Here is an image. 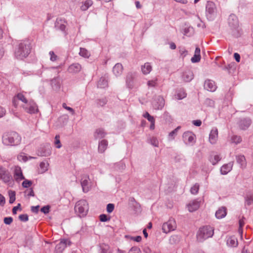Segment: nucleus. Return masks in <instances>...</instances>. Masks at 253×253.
Segmentation results:
<instances>
[{
	"instance_id": "f704fd0d",
	"label": "nucleus",
	"mask_w": 253,
	"mask_h": 253,
	"mask_svg": "<svg viewBox=\"0 0 253 253\" xmlns=\"http://www.w3.org/2000/svg\"><path fill=\"white\" fill-rule=\"evenodd\" d=\"M220 160L221 158L218 155H211L210 158V161L213 165H216Z\"/></svg>"
},
{
	"instance_id": "f03ea898",
	"label": "nucleus",
	"mask_w": 253,
	"mask_h": 253,
	"mask_svg": "<svg viewBox=\"0 0 253 253\" xmlns=\"http://www.w3.org/2000/svg\"><path fill=\"white\" fill-rule=\"evenodd\" d=\"M2 143L6 146H17L21 143V137L15 131L6 132L2 135Z\"/></svg>"
},
{
	"instance_id": "a211bd4d",
	"label": "nucleus",
	"mask_w": 253,
	"mask_h": 253,
	"mask_svg": "<svg viewBox=\"0 0 253 253\" xmlns=\"http://www.w3.org/2000/svg\"><path fill=\"white\" fill-rule=\"evenodd\" d=\"M228 23L230 27L236 28L238 25V18L234 14H231L228 18Z\"/></svg>"
},
{
	"instance_id": "7c9ffc66",
	"label": "nucleus",
	"mask_w": 253,
	"mask_h": 253,
	"mask_svg": "<svg viewBox=\"0 0 253 253\" xmlns=\"http://www.w3.org/2000/svg\"><path fill=\"white\" fill-rule=\"evenodd\" d=\"M226 244L229 247H236L238 245V241L236 237H230L227 239Z\"/></svg>"
},
{
	"instance_id": "4be33fe9",
	"label": "nucleus",
	"mask_w": 253,
	"mask_h": 253,
	"mask_svg": "<svg viewBox=\"0 0 253 253\" xmlns=\"http://www.w3.org/2000/svg\"><path fill=\"white\" fill-rule=\"evenodd\" d=\"M67 242V240H63L56 245L55 249L56 253H61L62 252V251L66 247Z\"/></svg>"
},
{
	"instance_id": "a19ab883",
	"label": "nucleus",
	"mask_w": 253,
	"mask_h": 253,
	"mask_svg": "<svg viewBox=\"0 0 253 253\" xmlns=\"http://www.w3.org/2000/svg\"><path fill=\"white\" fill-rule=\"evenodd\" d=\"M180 128V126H178L169 133V140H173L175 136L177 134V131Z\"/></svg>"
},
{
	"instance_id": "c03bdc74",
	"label": "nucleus",
	"mask_w": 253,
	"mask_h": 253,
	"mask_svg": "<svg viewBox=\"0 0 253 253\" xmlns=\"http://www.w3.org/2000/svg\"><path fill=\"white\" fill-rule=\"evenodd\" d=\"M32 184V182L31 180L24 179L22 183V185L24 188H28L30 187Z\"/></svg>"
},
{
	"instance_id": "412c9836",
	"label": "nucleus",
	"mask_w": 253,
	"mask_h": 253,
	"mask_svg": "<svg viewBox=\"0 0 253 253\" xmlns=\"http://www.w3.org/2000/svg\"><path fill=\"white\" fill-rule=\"evenodd\" d=\"M55 28L57 30H61L65 32L66 25L65 21L61 19H57L55 23Z\"/></svg>"
},
{
	"instance_id": "c756f323",
	"label": "nucleus",
	"mask_w": 253,
	"mask_h": 253,
	"mask_svg": "<svg viewBox=\"0 0 253 253\" xmlns=\"http://www.w3.org/2000/svg\"><path fill=\"white\" fill-rule=\"evenodd\" d=\"M51 154V148L47 146V148L45 149L39 150L38 152V155L39 156L41 157H47L50 155Z\"/></svg>"
},
{
	"instance_id": "aec40b11",
	"label": "nucleus",
	"mask_w": 253,
	"mask_h": 253,
	"mask_svg": "<svg viewBox=\"0 0 253 253\" xmlns=\"http://www.w3.org/2000/svg\"><path fill=\"white\" fill-rule=\"evenodd\" d=\"M227 214V209L225 207H221L215 212V216L218 219L224 218Z\"/></svg>"
},
{
	"instance_id": "338daca9",
	"label": "nucleus",
	"mask_w": 253,
	"mask_h": 253,
	"mask_svg": "<svg viewBox=\"0 0 253 253\" xmlns=\"http://www.w3.org/2000/svg\"><path fill=\"white\" fill-rule=\"evenodd\" d=\"M5 109L0 106V118L2 117L5 114Z\"/></svg>"
},
{
	"instance_id": "c9c22d12",
	"label": "nucleus",
	"mask_w": 253,
	"mask_h": 253,
	"mask_svg": "<svg viewBox=\"0 0 253 253\" xmlns=\"http://www.w3.org/2000/svg\"><path fill=\"white\" fill-rule=\"evenodd\" d=\"M107 102L108 100L106 97L97 99L96 100L97 106L98 107L104 106L107 104Z\"/></svg>"
},
{
	"instance_id": "0e129e2a",
	"label": "nucleus",
	"mask_w": 253,
	"mask_h": 253,
	"mask_svg": "<svg viewBox=\"0 0 253 253\" xmlns=\"http://www.w3.org/2000/svg\"><path fill=\"white\" fill-rule=\"evenodd\" d=\"M39 208H40V206L38 205V206H32L31 207V211L33 212H35V213H38V211H39Z\"/></svg>"
},
{
	"instance_id": "f3484780",
	"label": "nucleus",
	"mask_w": 253,
	"mask_h": 253,
	"mask_svg": "<svg viewBox=\"0 0 253 253\" xmlns=\"http://www.w3.org/2000/svg\"><path fill=\"white\" fill-rule=\"evenodd\" d=\"M200 207V202L194 200L190 202L187 205L188 210L190 212H193L197 210Z\"/></svg>"
},
{
	"instance_id": "3c124183",
	"label": "nucleus",
	"mask_w": 253,
	"mask_h": 253,
	"mask_svg": "<svg viewBox=\"0 0 253 253\" xmlns=\"http://www.w3.org/2000/svg\"><path fill=\"white\" fill-rule=\"evenodd\" d=\"M60 137L59 135H56L55 137V144L56 145V148H60L61 147V144L60 141Z\"/></svg>"
},
{
	"instance_id": "f257e3e1",
	"label": "nucleus",
	"mask_w": 253,
	"mask_h": 253,
	"mask_svg": "<svg viewBox=\"0 0 253 253\" xmlns=\"http://www.w3.org/2000/svg\"><path fill=\"white\" fill-rule=\"evenodd\" d=\"M31 45L29 41H21L15 47L14 56L17 59L22 60L30 53Z\"/></svg>"
},
{
	"instance_id": "6e6d98bb",
	"label": "nucleus",
	"mask_w": 253,
	"mask_h": 253,
	"mask_svg": "<svg viewBox=\"0 0 253 253\" xmlns=\"http://www.w3.org/2000/svg\"><path fill=\"white\" fill-rule=\"evenodd\" d=\"M13 221V218L11 217H6L4 218L3 221L5 224L9 225Z\"/></svg>"
},
{
	"instance_id": "de8ad7c7",
	"label": "nucleus",
	"mask_w": 253,
	"mask_h": 253,
	"mask_svg": "<svg viewBox=\"0 0 253 253\" xmlns=\"http://www.w3.org/2000/svg\"><path fill=\"white\" fill-rule=\"evenodd\" d=\"M100 220L102 222H106L109 221L110 220V217H107V216L105 214H102L99 216Z\"/></svg>"
},
{
	"instance_id": "774afa93",
	"label": "nucleus",
	"mask_w": 253,
	"mask_h": 253,
	"mask_svg": "<svg viewBox=\"0 0 253 253\" xmlns=\"http://www.w3.org/2000/svg\"><path fill=\"white\" fill-rule=\"evenodd\" d=\"M143 251L144 253H151V249L148 247H144Z\"/></svg>"
},
{
	"instance_id": "4d7b16f0",
	"label": "nucleus",
	"mask_w": 253,
	"mask_h": 253,
	"mask_svg": "<svg viewBox=\"0 0 253 253\" xmlns=\"http://www.w3.org/2000/svg\"><path fill=\"white\" fill-rule=\"evenodd\" d=\"M49 54L50 56V59L51 61H55V60H56L57 56L54 54L53 51H50L49 53Z\"/></svg>"
},
{
	"instance_id": "39448f33",
	"label": "nucleus",
	"mask_w": 253,
	"mask_h": 253,
	"mask_svg": "<svg viewBox=\"0 0 253 253\" xmlns=\"http://www.w3.org/2000/svg\"><path fill=\"white\" fill-rule=\"evenodd\" d=\"M176 228V224L174 219L170 218L167 222L163 224L162 230L164 233H168L174 230Z\"/></svg>"
},
{
	"instance_id": "473e14b6",
	"label": "nucleus",
	"mask_w": 253,
	"mask_h": 253,
	"mask_svg": "<svg viewBox=\"0 0 253 253\" xmlns=\"http://www.w3.org/2000/svg\"><path fill=\"white\" fill-rule=\"evenodd\" d=\"M108 146V141L106 140H102L99 143L98 151L100 153H103L106 149Z\"/></svg>"
},
{
	"instance_id": "1a4fd4ad",
	"label": "nucleus",
	"mask_w": 253,
	"mask_h": 253,
	"mask_svg": "<svg viewBox=\"0 0 253 253\" xmlns=\"http://www.w3.org/2000/svg\"><path fill=\"white\" fill-rule=\"evenodd\" d=\"M207 14L211 16L214 15L216 12V8L215 4L212 1H208L206 5Z\"/></svg>"
},
{
	"instance_id": "4468645a",
	"label": "nucleus",
	"mask_w": 253,
	"mask_h": 253,
	"mask_svg": "<svg viewBox=\"0 0 253 253\" xmlns=\"http://www.w3.org/2000/svg\"><path fill=\"white\" fill-rule=\"evenodd\" d=\"M218 138V130L217 128L215 127L213 128L210 133L209 135V141L212 144H215Z\"/></svg>"
},
{
	"instance_id": "7ed1b4c3",
	"label": "nucleus",
	"mask_w": 253,
	"mask_h": 253,
	"mask_svg": "<svg viewBox=\"0 0 253 253\" xmlns=\"http://www.w3.org/2000/svg\"><path fill=\"white\" fill-rule=\"evenodd\" d=\"M214 234L213 227L210 226H205L200 228L197 234V240L202 242L205 240L212 237Z\"/></svg>"
},
{
	"instance_id": "bb28decb",
	"label": "nucleus",
	"mask_w": 253,
	"mask_h": 253,
	"mask_svg": "<svg viewBox=\"0 0 253 253\" xmlns=\"http://www.w3.org/2000/svg\"><path fill=\"white\" fill-rule=\"evenodd\" d=\"M123 70L122 65L120 63H117L113 67V72L116 76H119L122 74Z\"/></svg>"
},
{
	"instance_id": "0eeeda50",
	"label": "nucleus",
	"mask_w": 253,
	"mask_h": 253,
	"mask_svg": "<svg viewBox=\"0 0 253 253\" xmlns=\"http://www.w3.org/2000/svg\"><path fill=\"white\" fill-rule=\"evenodd\" d=\"M25 111L30 114H34L38 112L37 104L33 101H30L27 104L22 106Z\"/></svg>"
},
{
	"instance_id": "a878e982",
	"label": "nucleus",
	"mask_w": 253,
	"mask_h": 253,
	"mask_svg": "<svg viewBox=\"0 0 253 253\" xmlns=\"http://www.w3.org/2000/svg\"><path fill=\"white\" fill-rule=\"evenodd\" d=\"M200 48L199 47H197L195 50V53L193 57L191 59V61L192 63L199 62L201 60L200 55Z\"/></svg>"
},
{
	"instance_id": "2f4dec72",
	"label": "nucleus",
	"mask_w": 253,
	"mask_h": 253,
	"mask_svg": "<svg viewBox=\"0 0 253 253\" xmlns=\"http://www.w3.org/2000/svg\"><path fill=\"white\" fill-rule=\"evenodd\" d=\"M81 69V66L79 63H74L71 65L69 68L68 70L71 73H78Z\"/></svg>"
},
{
	"instance_id": "e2e57ef3",
	"label": "nucleus",
	"mask_w": 253,
	"mask_h": 253,
	"mask_svg": "<svg viewBox=\"0 0 253 253\" xmlns=\"http://www.w3.org/2000/svg\"><path fill=\"white\" fill-rule=\"evenodd\" d=\"M246 202L247 205H250L253 203V197L250 196V197H247L246 200Z\"/></svg>"
},
{
	"instance_id": "e433bc0d",
	"label": "nucleus",
	"mask_w": 253,
	"mask_h": 253,
	"mask_svg": "<svg viewBox=\"0 0 253 253\" xmlns=\"http://www.w3.org/2000/svg\"><path fill=\"white\" fill-rule=\"evenodd\" d=\"M186 96V93L183 90H179L175 95V98L178 100H181L185 98Z\"/></svg>"
},
{
	"instance_id": "2eb2a0df",
	"label": "nucleus",
	"mask_w": 253,
	"mask_h": 253,
	"mask_svg": "<svg viewBox=\"0 0 253 253\" xmlns=\"http://www.w3.org/2000/svg\"><path fill=\"white\" fill-rule=\"evenodd\" d=\"M204 88L208 91L213 92L216 90V85L213 81L207 80L205 82Z\"/></svg>"
},
{
	"instance_id": "680f3d73",
	"label": "nucleus",
	"mask_w": 253,
	"mask_h": 253,
	"mask_svg": "<svg viewBox=\"0 0 253 253\" xmlns=\"http://www.w3.org/2000/svg\"><path fill=\"white\" fill-rule=\"evenodd\" d=\"M131 206L134 207V210L136 211H137L140 210V205L137 202H136L134 205H132Z\"/></svg>"
},
{
	"instance_id": "69168bd1",
	"label": "nucleus",
	"mask_w": 253,
	"mask_h": 253,
	"mask_svg": "<svg viewBox=\"0 0 253 253\" xmlns=\"http://www.w3.org/2000/svg\"><path fill=\"white\" fill-rule=\"evenodd\" d=\"M5 198L0 194V205L3 206L5 204Z\"/></svg>"
},
{
	"instance_id": "79ce46f5",
	"label": "nucleus",
	"mask_w": 253,
	"mask_h": 253,
	"mask_svg": "<svg viewBox=\"0 0 253 253\" xmlns=\"http://www.w3.org/2000/svg\"><path fill=\"white\" fill-rule=\"evenodd\" d=\"M8 194L9 196V202L10 204H12L15 200V192L13 191H9Z\"/></svg>"
},
{
	"instance_id": "dca6fc26",
	"label": "nucleus",
	"mask_w": 253,
	"mask_h": 253,
	"mask_svg": "<svg viewBox=\"0 0 253 253\" xmlns=\"http://www.w3.org/2000/svg\"><path fill=\"white\" fill-rule=\"evenodd\" d=\"M194 78V75L192 71L187 70L183 72L182 78L185 82H190Z\"/></svg>"
},
{
	"instance_id": "4c0bfd02",
	"label": "nucleus",
	"mask_w": 253,
	"mask_h": 253,
	"mask_svg": "<svg viewBox=\"0 0 253 253\" xmlns=\"http://www.w3.org/2000/svg\"><path fill=\"white\" fill-rule=\"evenodd\" d=\"M101 253H112L110 247L107 244H103L101 246Z\"/></svg>"
},
{
	"instance_id": "f8f14e48",
	"label": "nucleus",
	"mask_w": 253,
	"mask_h": 253,
	"mask_svg": "<svg viewBox=\"0 0 253 253\" xmlns=\"http://www.w3.org/2000/svg\"><path fill=\"white\" fill-rule=\"evenodd\" d=\"M183 139L186 144H190L194 142L195 135L190 131H187L183 134Z\"/></svg>"
},
{
	"instance_id": "13d9d810",
	"label": "nucleus",
	"mask_w": 253,
	"mask_h": 253,
	"mask_svg": "<svg viewBox=\"0 0 253 253\" xmlns=\"http://www.w3.org/2000/svg\"><path fill=\"white\" fill-rule=\"evenodd\" d=\"M62 106L65 109L69 111L72 114V115L75 114V111H74V109L70 107L67 106L66 103H63Z\"/></svg>"
},
{
	"instance_id": "49530a36",
	"label": "nucleus",
	"mask_w": 253,
	"mask_h": 253,
	"mask_svg": "<svg viewBox=\"0 0 253 253\" xmlns=\"http://www.w3.org/2000/svg\"><path fill=\"white\" fill-rule=\"evenodd\" d=\"M157 79L148 81L147 82V85L149 87H155L157 84Z\"/></svg>"
},
{
	"instance_id": "5fc2aeb1",
	"label": "nucleus",
	"mask_w": 253,
	"mask_h": 253,
	"mask_svg": "<svg viewBox=\"0 0 253 253\" xmlns=\"http://www.w3.org/2000/svg\"><path fill=\"white\" fill-rule=\"evenodd\" d=\"M114 205L113 204H108L107 205V211L109 213L112 212L114 209Z\"/></svg>"
},
{
	"instance_id": "5701e85b",
	"label": "nucleus",
	"mask_w": 253,
	"mask_h": 253,
	"mask_svg": "<svg viewBox=\"0 0 253 253\" xmlns=\"http://www.w3.org/2000/svg\"><path fill=\"white\" fill-rule=\"evenodd\" d=\"M51 85L54 90H58L61 86V81L59 77L54 78L51 80Z\"/></svg>"
},
{
	"instance_id": "37998d69",
	"label": "nucleus",
	"mask_w": 253,
	"mask_h": 253,
	"mask_svg": "<svg viewBox=\"0 0 253 253\" xmlns=\"http://www.w3.org/2000/svg\"><path fill=\"white\" fill-rule=\"evenodd\" d=\"M199 190V185L198 183H196L191 187L190 189L191 193L192 194H197Z\"/></svg>"
},
{
	"instance_id": "20e7f679",
	"label": "nucleus",
	"mask_w": 253,
	"mask_h": 253,
	"mask_svg": "<svg viewBox=\"0 0 253 253\" xmlns=\"http://www.w3.org/2000/svg\"><path fill=\"white\" fill-rule=\"evenodd\" d=\"M75 212L80 217L86 215L88 211V205L85 200H81L77 202L75 206Z\"/></svg>"
},
{
	"instance_id": "ea45409f",
	"label": "nucleus",
	"mask_w": 253,
	"mask_h": 253,
	"mask_svg": "<svg viewBox=\"0 0 253 253\" xmlns=\"http://www.w3.org/2000/svg\"><path fill=\"white\" fill-rule=\"evenodd\" d=\"M15 96L17 98L18 100L21 101L25 104L24 105L27 104L29 102L26 98L25 97V96L22 93H18Z\"/></svg>"
},
{
	"instance_id": "8fccbe9b",
	"label": "nucleus",
	"mask_w": 253,
	"mask_h": 253,
	"mask_svg": "<svg viewBox=\"0 0 253 253\" xmlns=\"http://www.w3.org/2000/svg\"><path fill=\"white\" fill-rule=\"evenodd\" d=\"M19 219L21 221H27L29 219L28 215L27 214H20L19 216Z\"/></svg>"
},
{
	"instance_id": "393cba45",
	"label": "nucleus",
	"mask_w": 253,
	"mask_h": 253,
	"mask_svg": "<svg viewBox=\"0 0 253 253\" xmlns=\"http://www.w3.org/2000/svg\"><path fill=\"white\" fill-rule=\"evenodd\" d=\"M237 163L240 165V168L244 169L246 167L247 162L246 160L244 155L236 156Z\"/></svg>"
},
{
	"instance_id": "864d4df0",
	"label": "nucleus",
	"mask_w": 253,
	"mask_h": 253,
	"mask_svg": "<svg viewBox=\"0 0 253 253\" xmlns=\"http://www.w3.org/2000/svg\"><path fill=\"white\" fill-rule=\"evenodd\" d=\"M151 144L155 147H158L159 142L157 138L155 137H152L150 139Z\"/></svg>"
},
{
	"instance_id": "c85d7f7f",
	"label": "nucleus",
	"mask_w": 253,
	"mask_h": 253,
	"mask_svg": "<svg viewBox=\"0 0 253 253\" xmlns=\"http://www.w3.org/2000/svg\"><path fill=\"white\" fill-rule=\"evenodd\" d=\"M152 70V66L149 62L145 63L141 66V71L143 74L147 75L150 73Z\"/></svg>"
},
{
	"instance_id": "58836bf2",
	"label": "nucleus",
	"mask_w": 253,
	"mask_h": 253,
	"mask_svg": "<svg viewBox=\"0 0 253 253\" xmlns=\"http://www.w3.org/2000/svg\"><path fill=\"white\" fill-rule=\"evenodd\" d=\"M79 54L84 57L88 58L90 56V53L84 48H80Z\"/></svg>"
},
{
	"instance_id": "6e6552de",
	"label": "nucleus",
	"mask_w": 253,
	"mask_h": 253,
	"mask_svg": "<svg viewBox=\"0 0 253 253\" xmlns=\"http://www.w3.org/2000/svg\"><path fill=\"white\" fill-rule=\"evenodd\" d=\"M88 180L89 176L88 175H84L81 179V184L83 191L84 193L88 192L90 189V186L89 185Z\"/></svg>"
},
{
	"instance_id": "052dcab7",
	"label": "nucleus",
	"mask_w": 253,
	"mask_h": 253,
	"mask_svg": "<svg viewBox=\"0 0 253 253\" xmlns=\"http://www.w3.org/2000/svg\"><path fill=\"white\" fill-rule=\"evenodd\" d=\"M158 100L160 101V103L157 108L158 109H161L164 106V100L161 97H159Z\"/></svg>"
},
{
	"instance_id": "423d86ee",
	"label": "nucleus",
	"mask_w": 253,
	"mask_h": 253,
	"mask_svg": "<svg viewBox=\"0 0 253 253\" xmlns=\"http://www.w3.org/2000/svg\"><path fill=\"white\" fill-rule=\"evenodd\" d=\"M0 179L5 183L11 184L12 182V177L8 170L4 169L0 170Z\"/></svg>"
},
{
	"instance_id": "6ab92c4d",
	"label": "nucleus",
	"mask_w": 253,
	"mask_h": 253,
	"mask_svg": "<svg viewBox=\"0 0 253 253\" xmlns=\"http://www.w3.org/2000/svg\"><path fill=\"white\" fill-rule=\"evenodd\" d=\"M234 162H231L221 167L220 172L222 174H226L232 169Z\"/></svg>"
},
{
	"instance_id": "ddd939ff",
	"label": "nucleus",
	"mask_w": 253,
	"mask_h": 253,
	"mask_svg": "<svg viewBox=\"0 0 253 253\" xmlns=\"http://www.w3.org/2000/svg\"><path fill=\"white\" fill-rule=\"evenodd\" d=\"M14 178L17 182H19L22 180L25 179L23 175L21 168L19 166H16L14 171Z\"/></svg>"
},
{
	"instance_id": "9d476101",
	"label": "nucleus",
	"mask_w": 253,
	"mask_h": 253,
	"mask_svg": "<svg viewBox=\"0 0 253 253\" xmlns=\"http://www.w3.org/2000/svg\"><path fill=\"white\" fill-rule=\"evenodd\" d=\"M251 123L252 121L250 118H243L238 122V126L240 129L245 130L250 126Z\"/></svg>"
},
{
	"instance_id": "bf43d9fd",
	"label": "nucleus",
	"mask_w": 253,
	"mask_h": 253,
	"mask_svg": "<svg viewBox=\"0 0 253 253\" xmlns=\"http://www.w3.org/2000/svg\"><path fill=\"white\" fill-rule=\"evenodd\" d=\"M178 240V238L177 236L173 235L170 237L169 239V242L170 243H175Z\"/></svg>"
},
{
	"instance_id": "cd10ccee",
	"label": "nucleus",
	"mask_w": 253,
	"mask_h": 253,
	"mask_svg": "<svg viewBox=\"0 0 253 253\" xmlns=\"http://www.w3.org/2000/svg\"><path fill=\"white\" fill-rule=\"evenodd\" d=\"M97 87L104 88L108 86V81L105 77H102L100 78L97 83Z\"/></svg>"
},
{
	"instance_id": "9b49d317",
	"label": "nucleus",
	"mask_w": 253,
	"mask_h": 253,
	"mask_svg": "<svg viewBox=\"0 0 253 253\" xmlns=\"http://www.w3.org/2000/svg\"><path fill=\"white\" fill-rule=\"evenodd\" d=\"M135 73H130L127 74L126 77V84L129 88H132L134 86Z\"/></svg>"
},
{
	"instance_id": "09e8293b",
	"label": "nucleus",
	"mask_w": 253,
	"mask_h": 253,
	"mask_svg": "<svg viewBox=\"0 0 253 253\" xmlns=\"http://www.w3.org/2000/svg\"><path fill=\"white\" fill-rule=\"evenodd\" d=\"M232 141L238 144L240 143L242 141V138L240 136L237 135H234L232 137Z\"/></svg>"
},
{
	"instance_id": "603ef678",
	"label": "nucleus",
	"mask_w": 253,
	"mask_h": 253,
	"mask_svg": "<svg viewBox=\"0 0 253 253\" xmlns=\"http://www.w3.org/2000/svg\"><path fill=\"white\" fill-rule=\"evenodd\" d=\"M50 208L49 205L43 206L41 208V211L44 214H47L49 212Z\"/></svg>"
},
{
	"instance_id": "b1692460",
	"label": "nucleus",
	"mask_w": 253,
	"mask_h": 253,
	"mask_svg": "<svg viewBox=\"0 0 253 253\" xmlns=\"http://www.w3.org/2000/svg\"><path fill=\"white\" fill-rule=\"evenodd\" d=\"M106 134L103 128H97L94 133V137L95 139H100L104 138Z\"/></svg>"
},
{
	"instance_id": "72a5a7b5",
	"label": "nucleus",
	"mask_w": 253,
	"mask_h": 253,
	"mask_svg": "<svg viewBox=\"0 0 253 253\" xmlns=\"http://www.w3.org/2000/svg\"><path fill=\"white\" fill-rule=\"evenodd\" d=\"M92 4L93 1L91 0H86L83 2L82 5L81 6V9L83 11H85L91 6Z\"/></svg>"
},
{
	"instance_id": "a18cd8bd",
	"label": "nucleus",
	"mask_w": 253,
	"mask_h": 253,
	"mask_svg": "<svg viewBox=\"0 0 253 253\" xmlns=\"http://www.w3.org/2000/svg\"><path fill=\"white\" fill-rule=\"evenodd\" d=\"M41 172L43 173L47 170V166L44 162H41L40 164Z\"/></svg>"
}]
</instances>
